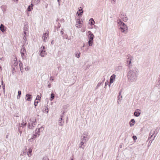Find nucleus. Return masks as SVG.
Instances as JSON below:
<instances>
[{
  "label": "nucleus",
  "instance_id": "nucleus-59",
  "mask_svg": "<svg viewBox=\"0 0 160 160\" xmlns=\"http://www.w3.org/2000/svg\"><path fill=\"white\" fill-rule=\"evenodd\" d=\"M2 86H3V85H4V83H3V82L2 80Z\"/></svg>",
  "mask_w": 160,
  "mask_h": 160
},
{
  "label": "nucleus",
  "instance_id": "nucleus-51",
  "mask_svg": "<svg viewBox=\"0 0 160 160\" xmlns=\"http://www.w3.org/2000/svg\"><path fill=\"white\" fill-rule=\"evenodd\" d=\"M52 77L51 76L50 77V80H51L52 81H53V79L52 78Z\"/></svg>",
  "mask_w": 160,
  "mask_h": 160
},
{
  "label": "nucleus",
  "instance_id": "nucleus-47",
  "mask_svg": "<svg viewBox=\"0 0 160 160\" xmlns=\"http://www.w3.org/2000/svg\"><path fill=\"white\" fill-rule=\"evenodd\" d=\"M158 86L160 87V78H159V80L158 81Z\"/></svg>",
  "mask_w": 160,
  "mask_h": 160
},
{
  "label": "nucleus",
  "instance_id": "nucleus-9",
  "mask_svg": "<svg viewBox=\"0 0 160 160\" xmlns=\"http://www.w3.org/2000/svg\"><path fill=\"white\" fill-rule=\"evenodd\" d=\"M140 110H139V109H137L135 112H134V115L137 117H138L141 114Z\"/></svg>",
  "mask_w": 160,
  "mask_h": 160
},
{
  "label": "nucleus",
  "instance_id": "nucleus-48",
  "mask_svg": "<svg viewBox=\"0 0 160 160\" xmlns=\"http://www.w3.org/2000/svg\"><path fill=\"white\" fill-rule=\"evenodd\" d=\"M116 0H112L111 2L113 4H114L115 3Z\"/></svg>",
  "mask_w": 160,
  "mask_h": 160
},
{
  "label": "nucleus",
  "instance_id": "nucleus-41",
  "mask_svg": "<svg viewBox=\"0 0 160 160\" xmlns=\"http://www.w3.org/2000/svg\"><path fill=\"white\" fill-rule=\"evenodd\" d=\"M90 21H91V24H93L92 23V22H94L93 19L92 18H90Z\"/></svg>",
  "mask_w": 160,
  "mask_h": 160
},
{
  "label": "nucleus",
  "instance_id": "nucleus-11",
  "mask_svg": "<svg viewBox=\"0 0 160 160\" xmlns=\"http://www.w3.org/2000/svg\"><path fill=\"white\" fill-rule=\"evenodd\" d=\"M32 98V95L29 94H27L26 95L25 99L27 101H31Z\"/></svg>",
  "mask_w": 160,
  "mask_h": 160
},
{
  "label": "nucleus",
  "instance_id": "nucleus-34",
  "mask_svg": "<svg viewBox=\"0 0 160 160\" xmlns=\"http://www.w3.org/2000/svg\"><path fill=\"white\" fill-rule=\"evenodd\" d=\"M32 9V7H31V6H29L28 8V11H30Z\"/></svg>",
  "mask_w": 160,
  "mask_h": 160
},
{
  "label": "nucleus",
  "instance_id": "nucleus-39",
  "mask_svg": "<svg viewBox=\"0 0 160 160\" xmlns=\"http://www.w3.org/2000/svg\"><path fill=\"white\" fill-rule=\"evenodd\" d=\"M18 131L20 133V135H21V134L22 133V131L21 130V128L19 127L18 128Z\"/></svg>",
  "mask_w": 160,
  "mask_h": 160
},
{
  "label": "nucleus",
  "instance_id": "nucleus-50",
  "mask_svg": "<svg viewBox=\"0 0 160 160\" xmlns=\"http://www.w3.org/2000/svg\"><path fill=\"white\" fill-rule=\"evenodd\" d=\"M63 29H62L61 31V33L62 34V35L63 34Z\"/></svg>",
  "mask_w": 160,
  "mask_h": 160
},
{
  "label": "nucleus",
  "instance_id": "nucleus-21",
  "mask_svg": "<svg viewBox=\"0 0 160 160\" xmlns=\"http://www.w3.org/2000/svg\"><path fill=\"white\" fill-rule=\"evenodd\" d=\"M12 67L14 66V67L16 66L18 64V62L17 61H16L15 60L13 61L12 62Z\"/></svg>",
  "mask_w": 160,
  "mask_h": 160
},
{
  "label": "nucleus",
  "instance_id": "nucleus-5",
  "mask_svg": "<svg viewBox=\"0 0 160 160\" xmlns=\"http://www.w3.org/2000/svg\"><path fill=\"white\" fill-rule=\"evenodd\" d=\"M45 49V47L43 46H42L40 48L39 52V54L42 57H43L47 55V52Z\"/></svg>",
  "mask_w": 160,
  "mask_h": 160
},
{
  "label": "nucleus",
  "instance_id": "nucleus-45",
  "mask_svg": "<svg viewBox=\"0 0 160 160\" xmlns=\"http://www.w3.org/2000/svg\"><path fill=\"white\" fill-rule=\"evenodd\" d=\"M132 138L134 140H136L137 139V137L135 136H132Z\"/></svg>",
  "mask_w": 160,
  "mask_h": 160
},
{
  "label": "nucleus",
  "instance_id": "nucleus-57",
  "mask_svg": "<svg viewBox=\"0 0 160 160\" xmlns=\"http://www.w3.org/2000/svg\"><path fill=\"white\" fill-rule=\"evenodd\" d=\"M24 35H25V36H27V32L26 31H24Z\"/></svg>",
  "mask_w": 160,
  "mask_h": 160
},
{
  "label": "nucleus",
  "instance_id": "nucleus-29",
  "mask_svg": "<svg viewBox=\"0 0 160 160\" xmlns=\"http://www.w3.org/2000/svg\"><path fill=\"white\" fill-rule=\"evenodd\" d=\"M122 69V67L121 66H118L117 67H116L115 68V70H120Z\"/></svg>",
  "mask_w": 160,
  "mask_h": 160
},
{
  "label": "nucleus",
  "instance_id": "nucleus-1",
  "mask_svg": "<svg viewBox=\"0 0 160 160\" xmlns=\"http://www.w3.org/2000/svg\"><path fill=\"white\" fill-rule=\"evenodd\" d=\"M129 70L128 73L127 77L128 81L132 82H135L137 79L138 75V70L136 67L129 68Z\"/></svg>",
  "mask_w": 160,
  "mask_h": 160
},
{
  "label": "nucleus",
  "instance_id": "nucleus-18",
  "mask_svg": "<svg viewBox=\"0 0 160 160\" xmlns=\"http://www.w3.org/2000/svg\"><path fill=\"white\" fill-rule=\"evenodd\" d=\"M32 152V149L31 148H29L28 150V155L29 157H30L31 156V152Z\"/></svg>",
  "mask_w": 160,
  "mask_h": 160
},
{
  "label": "nucleus",
  "instance_id": "nucleus-20",
  "mask_svg": "<svg viewBox=\"0 0 160 160\" xmlns=\"http://www.w3.org/2000/svg\"><path fill=\"white\" fill-rule=\"evenodd\" d=\"M48 34L47 33V32L45 33H44L43 34V37L44 38L43 40L45 41V40L47 39V36H48Z\"/></svg>",
  "mask_w": 160,
  "mask_h": 160
},
{
  "label": "nucleus",
  "instance_id": "nucleus-6",
  "mask_svg": "<svg viewBox=\"0 0 160 160\" xmlns=\"http://www.w3.org/2000/svg\"><path fill=\"white\" fill-rule=\"evenodd\" d=\"M41 129L42 128H40L39 129H36L35 131V133L33 137L31 138V139H33L35 138L36 137H38L40 135L39 132H40V129Z\"/></svg>",
  "mask_w": 160,
  "mask_h": 160
},
{
  "label": "nucleus",
  "instance_id": "nucleus-58",
  "mask_svg": "<svg viewBox=\"0 0 160 160\" xmlns=\"http://www.w3.org/2000/svg\"><path fill=\"white\" fill-rule=\"evenodd\" d=\"M153 140H150L149 141V143H150L151 144Z\"/></svg>",
  "mask_w": 160,
  "mask_h": 160
},
{
  "label": "nucleus",
  "instance_id": "nucleus-7",
  "mask_svg": "<svg viewBox=\"0 0 160 160\" xmlns=\"http://www.w3.org/2000/svg\"><path fill=\"white\" fill-rule=\"evenodd\" d=\"M88 38L89 40H93L94 36L91 31H88Z\"/></svg>",
  "mask_w": 160,
  "mask_h": 160
},
{
  "label": "nucleus",
  "instance_id": "nucleus-42",
  "mask_svg": "<svg viewBox=\"0 0 160 160\" xmlns=\"http://www.w3.org/2000/svg\"><path fill=\"white\" fill-rule=\"evenodd\" d=\"M121 98H122V96L121 95H120V93H119V95L118 96V100L121 101L122 99H120Z\"/></svg>",
  "mask_w": 160,
  "mask_h": 160
},
{
  "label": "nucleus",
  "instance_id": "nucleus-60",
  "mask_svg": "<svg viewBox=\"0 0 160 160\" xmlns=\"http://www.w3.org/2000/svg\"><path fill=\"white\" fill-rule=\"evenodd\" d=\"M12 68H13V69H12V71H15V68H14V67H12Z\"/></svg>",
  "mask_w": 160,
  "mask_h": 160
},
{
  "label": "nucleus",
  "instance_id": "nucleus-40",
  "mask_svg": "<svg viewBox=\"0 0 160 160\" xmlns=\"http://www.w3.org/2000/svg\"><path fill=\"white\" fill-rule=\"evenodd\" d=\"M26 150H27V148H26V149H25V151L23 152L22 153V154L21 155H25L26 154V152H27Z\"/></svg>",
  "mask_w": 160,
  "mask_h": 160
},
{
  "label": "nucleus",
  "instance_id": "nucleus-8",
  "mask_svg": "<svg viewBox=\"0 0 160 160\" xmlns=\"http://www.w3.org/2000/svg\"><path fill=\"white\" fill-rule=\"evenodd\" d=\"M32 122L30 124L29 123L28 127L30 129H33V128L34 127L36 124V119L35 120V121H32Z\"/></svg>",
  "mask_w": 160,
  "mask_h": 160
},
{
  "label": "nucleus",
  "instance_id": "nucleus-35",
  "mask_svg": "<svg viewBox=\"0 0 160 160\" xmlns=\"http://www.w3.org/2000/svg\"><path fill=\"white\" fill-rule=\"evenodd\" d=\"M41 97L39 96V95H37L36 97V99H35V100L36 101L37 100H39L40 101Z\"/></svg>",
  "mask_w": 160,
  "mask_h": 160
},
{
  "label": "nucleus",
  "instance_id": "nucleus-31",
  "mask_svg": "<svg viewBox=\"0 0 160 160\" xmlns=\"http://www.w3.org/2000/svg\"><path fill=\"white\" fill-rule=\"evenodd\" d=\"M80 52H78L77 53H76L75 56L78 58H79L80 57Z\"/></svg>",
  "mask_w": 160,
  "mask_h": 160
},
{
  "label": "nucleus",
  "instance_id": "nucleus-10",
  "mask_svg": "<svg viewBox=\"0 0 160 160\" xmlns=\"http://www.w3.org/2000/svg\"><path fill=\"white\" fill-rule=\"evenodd\" d=\"M116 75L114 74H112L110 77V83L111 84L113 82L114 80L115 79Z\"/></svg>",
  "mask_w": 160,
  "mask_h": 160
},
{
  "label": "nucleus",
  "instance_id": "nucleus-27",
  "mask_svg": "<svg viewBox=\"0 0 160 160\" xmlns=\"http://www.w3.org/2000/svg\"><path fill=\"white\" fill-rule=\"evenodd\" d=\"M24 31H27L28 30V26L27 25H25L23 28Z\"/></svg>",
  "mask_w": 160,
  "mask_h": 160
},
{
  "label": "nucleus",
  "instance_id": "nucleus-14",
  "mask_svg": "<svg viewBox=\"0 0 160 160\" xmlns=\"http://www.w3.org/2000/svg\"><path fill=\"white\" fill-rule=\"evenodd\" d=\"M26 52V51L25 47L24 46H22L21 49L20 53H25Z\"/></svg>",
  "mask_w": 160,
  "mask_h": 160
},
{
  "label": "nucleus",
  "instance_id": "nucleus-30",
  "mask_svg": "<svg viewBox=\"0 0 160 160\" xmlns=\"http://www.w3.org/2000/svg\"><path fill=\"white\" fill-rule=\"evenodd\" d=\"M19 65L20 66V68L21 71L22 70V68H23V64L22 62H20Z\"/></svg>",
  "mask_w": 160,
  "mask_h": 160
},
{
  "label": "nucleus",
  "instance_id": "nucleus-23",
  "mask_svg": "<svg viewBox=\"0 0 160 160\" xmlns=\"http://www.w3.org/2000/svg\"><path fill=\"white\" fill-rule=\"evenodd\" d=\"M62 116H61V118H60L58 120L59 125V126H62Z\"/></svg>",
  "mask_w": 160,
  "mask_h": 160
},
{
  "label": "nucleus",
  "instance_id": "nucleus-15",
  "mask_svg": "<svg viewBox=\"0 0 160 160\" xmlns=\"http://www.w3.org/2000/svg\"><path fill=\"white\" fill-rule=\"evenodd\" d=\"M135 122V121L133 119H132L129 122V124L131 127L133 126Z\"/></svg>",
  "mask_w": 160,
  "mask_h": 160
},
{
  "label": "nucleus",
  "instance_id": "nucleus-22",
  "mask_svg": "<svg viewBox=\"0 0 160 160\" xmlns=\"http://www.w3.org/2000/svg\"><path fill=\"white\" fill-rule=\"evenodd\" d=\"M48 108L47 107H44V110H43V112L44 113H48Z\"/></svg>",
  "mask_w": 160,
  "mask_h": 160
},
{
  "label": "nucleus",
  "instance_id": "nucleus-12",
  "mask_svg": "<svg viewBox=\"0 0 160 160\" xmlns=\"http://www.w3.org/2000/svg\"><path fill=\"white\" fill-rule=\"evenodd\" d=\"M1 8L3 12L5 13L6 11L7 8V6L6 5H2L1 7Z\"/></svg>",
  "mask_w": 160,
  "mask_h": 160
},
{
  "label": "nucleus",
  "instance_id": "nucleus-52",
  "mask_svg": "<svg viewBox=\"0 0 160 160\" xmlns=\"http://www.w3.org/2000/svg\"><path fill=\"white\" fill-rule=\"evenodd\" d=\"M48 88H50L51 87V84L50 83H49V84H48Z\"/></svg>",
  "mask_w": 160,
  "mask_h": 160
},
{
  "label": "nucleus",
  "instance_id": "nucleus-32",
  "mask_svg": "<svg viewBox=\"0 0 160 160\" xmlns=\"http://www.w3.org/2000/svg\"><path fill=\"white\" fill-rule=\"evenodd\" d=\"M80 8H81V10H82V11L78 13V12H77V14H78V15L79 16L81 15L83 12V11L82 10V9L81 8V7H80Z\"/></svg>",
  "mask_w": 160,
  "mask_h": 160
},
{
  "label": "nucleus",
  "instance_id": "nucleus-17",
  "mask_svg": "<svg viewBox=\"0 0 160 160\" xmlns=\"http://www.w3.org/2000/svg\"><path fill=\"white\" fill-rule=\"evenodd\" d=\"M81 141L80 143L79 144V148H82L83 149H84V147H82V145H83V144L85 143V142H84V141Z\"/></svg>",
  "mask_w": 160,
  "mask_h": 160
},
{
  "label": "nucleus",
  "instance_id": "nucleus-38",
  "mask_svg": "<svg viewBox=\"0 0 160 160\" xmlns=\"http://www.w3.org/2000/svg\"><path fill=\"white\" fill-rule=\"evenodd\" d=\"M76 23L80 24H81V22L79 19H77L76 21Z\"/></svg>",
  "mask_w": 160,
  "mask_h": 160
},
{
  "label": "nucleus",
  "instance_id": "nucleus-24",
  "mask_svg": "<svg viewBox=\"0 0 160 160\" xmlns=\"http://www.w3.org/2000/svg\"><path fill=\"white\" fill-rule=\"evenodd\" d=\"M55 95L53 93H52L51 95L50 100L52 101L54 98Z\"/></svg>",
  "mask_w": 160,
  "mask_h": 160
},
{
  "label": "nucleus",
  "instance_id": "nucleus-43",
  "mask_svg": "<svg viewBox=\"0 0 160 160\" xmlns=\"http://www.w3.org/2000/svg\"><path fill=\"white\" fill-rule=\"evenodd\" d=\"M32 0L33 1L34 0ZM39 2H40V0H35V3L36 4H38Z\"/></svg>",
  "mask_w": 160,
  "mask_h": 160
},
{
  "label": "nucleus",
  "instance_id": "nucleus-49",
  "mask_svg": "<svg viewBox=\"0 0 160 160\" xmlns=\"http://www.w3.org/2000/svg\"><path fill=\"white\" fill-rule=\"evenodd\" d=\"M128 19V18L126 17L124 18H123V21H126Z\"/></svg>",
  "mask_w": 160,
  "mask_h": 160
},
{
  "label": "nucleus",
  "instance_id": "nucleus-56",
  "mask_svg": "<svg viewBox=\"0 0 160 160\" xmlns=\"http://www.w3.org/2000/svg\"><path fill=\"white\" fill-rule=\"evenodd\" d=\"M65 38L67 39H68V36L66 35L65 36Z\"/></svg>",
  "mask_w": 160,
  "mask_h": 160
},
{
  "label": "nucleus",
  "instance_id": "nucleus-13",
  "mask_svg": "<svg viewBox=\"0 0 160 160\" xmlns=\"http://www.w3.org/2000/svg\"><path fill=\"white\" fill-rule=\"evenodd\" d=\"M5 27L2 24H1L0 26V30L2 32H4L5 31V29L4 28Z\"/></svg>",
  "mask_w": 160,
  "mask_h": 160
},
{
  "label": "nucleus",
  "instance_id": "nucleus-26",
  "mask_svg": "<svg viewBox=\"0 0 160 160\" xmlns=\"http://www.w3.org/2000/svg\"><path fill=\"white\" fill-rule=\"evenodd\" d=\"M103 81L102 82H99L98 83L97 86H96V88H95V89H98V87L102 84H103Z\"/></svg>",
  "mask_w": 160,
  "mask_h": 160
},
{
  "label": "nucleus",
  "instance_id": "nucleus-25",
  "mask_svg": "<svg viewBox=\"0 0 160 160\" xmlns=\"http://www.w3.org/2000/svg\"><path fill=\"white\" fill-rule=\"evenodd\" d=\"M21 94V91H18V95L17 96V98L18 99H19L20 97V95Z\"/></svg>",
  "mask_w": 160,
  "mask_h": 160
},
{
  "label": "nucleus",
  "instance_id": "nucleus-3",
  "mask_svg": "<svg viewBox=\"0 0 160 160\" xmlns=\"http://www.w3.org/2000/svg\"><path fill=\"white\" fill-rule=\"evenodd\" d=\"M89 139V136L88 135L87 132H84L82 133L81 138V141L86 142Z\"/></svg>",
  "mask_w": 160,
  "mask_h": 160
},
{
  "label": "nucleus",
  "instance_id": "nucleus-55",
  "mask_svg": "<svg viewBox=\"0 0 160 160\" xmlns=\"http://www.w3.org/2000/svg\"><path fill=\"white\" fill-rule=\"evenodd\" d=\"M57 1H58V4L59 6H60V2L59 1V0H57Z\"/></svg>",
  "mask_w": 160,
  "mask_h": 160
},
{
  "label": "nucleus",
  "instance_id": "nucleus-62",
  "mask_svg": "<svg viewBox=\"0 0 160 160\" xmlns=\"http://www.w3.org/2000/svg\"><path fill=\"white\" fill-rule=\"evenodd\" d=\"M30 6H31V7H32V6H33V5L32 4H32H31Z\"/></svg>",
  "mask_w": 160,
  "mask_h": 160
},
{
  "label": "nucleus",
  "instance_id": "nucleus-37",
  "mask_svg": "<svg viewBox=\"0 0 160 160\" xmlns=\"http://www.w3.org/2000/svg\"><path fill=\"white\" fill-rule=\"evenodd\" d=\"M38 101H36L35 100L34 102V106L36 107L38 104Z\"/></svg>",
  "mask_w": 160,
  "mask_h": 160
},
{
  "label": "nucleus",
  "instance_id": "nucleus-33",
  "mask_svg": "<svg viewBox=\"0 0 160 160\" xmlns=\"http://www.w3.org/2000/svg\"><path fill=\"white\" fill-rule=\"evenodd\" d=\"M26 125V123H21V124H19V127L20 128H21L22 127H24V126H25Z\"/></svg>",
  "mask_w": 160,
  "mask_h": 160
},
{
  "label": "nucleus",
  "instance_id": "nucleus-2",
  "mask_svg": "<svg viewBox=\"0 0 160 160\" xmlns=\"http://www.w3.org/2000/svg\"><path fill=\"white\" fill-rule=\"evenodd\" d=\"M118 22L119 25L120 26L119 29L121 32L126 34L128 32V27L127 25L122 21L120 19L118 20Z\"/></svg>",
  "mask_w": 160,
  "mask_h": 160
},
{
  "label": "nucleus",
  "instance_id": "nucleus-53",
  "mask_svg": "<svg viewBox=\"0 0 160 160\" xmlns=\"http://www.w3.org/2000/svg\"><path fill=\"white\" fill-rule=\"evenodd\" d=\"M23 39L25 41L26 40V36H25V35H24V37H23Z\"/></svg>",
  "mask_w": 160,
  "mask_h": 160
},
{
  "label": "nucleus",
  "instance_id": "nucleus-63",
  "mask_svg": "<svg viewBox=\"0 0 160 160\" xmlns=\"http://www.w3.org/2000/svg\"><path fill=\"white\" fill-rule=\"evenodd\" d=\"M53 40L51 42V43L52 44H53Z\"/></svg>",
  "mask_w": 160,
  "mask_h": 160
},
{
  "label": "nucleus",
  "instance_id": "nucleus-19",
  "mask_svg": "<svg viewBox=\"0 0 160 160\" xmlns=\"http://www.w3.org/2000/svg\"><path fill=\"white\" fill-rule=\"evenodd\" d=\"M21 55L22 57V58L24 59L26 58L27 54L26 53H21Z\"/></svg>",
  "mask_w": 160,
  "mask_h": 160
},
{
  "label": "nucleus",
  "instance_id": "nucleus-28",
  "mask_svg": "<svg viewBox=\"0 0 160 160\" xmlns=\"http://www.w3.org/2000/svg\"><path fill=\"white\" fill-rule=\"evenodd\" d=\"M93 40H89L88 41V45L89 46H92Z\"/></svg>",
  "mask_w": 160,
  "mask_h": 160
},
{
  "label": "nucleus",
  "instance_id": "nucleus-16",
  "mask_svg": "<svg viewBox=\"0 0 160 160\" xmlns=\"http://www.w3.org/2000/svg\"><path fill=\"white\" fill-rule=\"evenodd\" d=\"M155 131L152 130L150 133L148 137V139H150L153 136V135L154 134Z\"/></svg>",
  "mask_w": 160,
  "mask_h": 160
},
{
  "label": "nucleus",
  "instance_id": "nucleus-4",
  "mask_svg": "<svg viewBox=\"0 0 160 160\" xmlns=\"http://www.w3.org/2000/svg\"><path fill=\"white\" fill-rule=\"evenodd\" d=\"M126 58L127 64L128 68L132 67L131 65V61L133 59V57L131 55L129 54L127 56Z\"/></svg>",
  "mask_w": 160,
  "mask_h": 160
},
{
  "label": "nucleus",
  "instance_id": "nucleus-54",
  "mask_svg": "<svg viewBox=\"0 0 160 160\" xmlns=\"http://www.w3.org/2000/svg\"><path fill=\"white\" fill-rule=\"evenodd\" d=\"M2 88L4 92H5V85H3V86H2Z\"/></svg>",
  "mask_w": 160,
  "mask_h": 160
},
{
  "label": "nucleus",
  "instance_id": "nucleus-44",
  "mask_svg": "<svg viewBox=\"0 0 160 160\" xmlns=\"http://www.w3.org/2000/svg\"><path fill=\"white\" fill-rule=\"evenodd\" d=\"M75 26L77 27L78 28H80L81 26L80 25H79V24L78 23H76V24L75 25Z\"/></svg>",
  "mask_w": 160,
  "mask_h": 160
},
{
  "label": "nucleus",
  "instance_id": "nucleus-36",
  "mask_svg": "<svg viewBox=\"0 0 160 160\" xmlns=\"http://www.w3.org/2000/svg\"><path fill=\"white\" fill-rule=\"evenodd\" d=\"M42 160H49V159L47 156H46L43 157Z\"/></svg>",
  "mask_w": 160,
  "mask_h": 160
},
{
  "label": "nucleus",
  "instance_id": "nucleus-64",
  "mask_svg": "<svg viewBox=\"0 0 160 160\" xmlns=\"http://www.w3.org/2000/svg\"><path fill=\"white\" fill-rule=\"evenodd\" d=\"M71 160H73V157H72V158L71 159Z\"/></svg>",
  "mask_w": 160,
  "mask_h": 160
},
{
  "label": "nucleus",
  "instance_id": "nucleus-46",
  "mask_svg": "<svg viewBox=\"0 0 160 160\" xmlns=\"http://www.w3.org/2000/svg\"><path fill=\"white\" fill-rule=\"evenodd\" d=\"M108 84V82H106L105 83V87H104V88H106V87L107 85Z\"/></svg>",
  "mask_w": 160,
  "mask_h": 160
},
{
  "label": "nucleus",
  "instance_id": "nucleus-61",
  "mask_svg": "<svg viewBox=\"0 0 160 160\" xmlns=\"http://www.w3.org/2000/svg\"><path fill=\"white\" fill-rule=\"evenodd\" d=\"M14 2H16L18 1V0H13Z\"/></svg>",
  "mask_w": 160,
  "mask_h": 160
}]
</instances>
